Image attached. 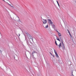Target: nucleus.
I'll list each match as a JSON object with an SVG mask.
<instances>
[{
	"label": "nucleus",
	"instance_id": "nucleus-1",
	"mask_svg": "<svg viewBox=\"0 0 76 76\" xmlns=\"http://www.w3.org/2000/svg\"><path fill=\"white\" fill-rule=\"evenodd\" d=\"M42 21L43 24H46V23L47 22V21L46 19H42Z\"/></svg>",
	"mask_w": 76,
	"mask_h": 76
},
{
	"label": "nucleus",
	"instance_id": "nucleus-2",
	"mask_svg": "<svg viewBox=\"0 0 76 76\" xmlns=\"http://www.w3.org/2000/svg\"><path fill=\"white\" fill-rule=\"evenodd\" d=\"M48 22H49V23H50V24H51V25H53V22L52 21H51V19H48Z\"/></svg>",
	"mask_w": 76,
	"mask_h": 76
},
{
	"label": "nucleus",
	"instance_id": "nucleus-3",
	"mask_svg": "<svg viewBox=\"0 0 76 76\" xmlns=\"http://www.w3.org/2000/svg\"><path fill=\"white\" fill-rule=\"evenodd\" d=\"M44 28H45V29L47 28H48V24H47V25L45 27V26H44V25H43Z\"/></svg>",
	"mask_w": 76,
	"mask_h": 76
},
{
	"label": "nucleus",
	"instance_id": "nucleus-4",
	"mask_svg": "<svg viewBox=\"0 0 76 76\" xmlns=\"http://www.w3.org/2000/svg\"><path fill=\"white\" fill-rule=\"evenodd\" d=\"M59 39H60L61 42H63V39H62V38L60 37H60Z\"/></svg>",
	"mask_w": 76,
	"mask_h": 76
},
{
	"label": "nucleus",
	"instance_id": "nucleus-5",
	"mask_svg": "<svg viewBox=\"0 0 76 76\" xmlns=\"http://www.w3.org/2000/svg\"><path fill=\"white\" fill-rule=\"evenodd\" d=\"M28 37L29 39H32V36H31V35H29L28 36Z\"/></svg>",
	"mask_w": 76,
	"mask_h": 76
},
{
	"label": "nucleus",
	"instance_id": "nucleus-6",
	"mask_svg": "<svg viewBox=\"0 0 76 76\" xmlns=\"http://www.w3.org/2000/svg\"><path fill=\"white\" fill-rule=\"evenodd\" d=\"M58 46L59 48H60V47H61V42H60L59 44L58 45Z\"/></svg>",
	"mask_w": 76,
	"mask_h": 76
},
{
	"label": "nucleus",
	"instance_id": "nucleus-7",
	"mask_svg": "<svg viewBox=\"0 0 76 76\" xmlns=\"http://www.w3.org/2000/svg\"><path fill=\"white\" fill-rule=\"evenodd\" d=\"M55 54L56 57H58V54H57V53H55Z\"/></svg>",
	"mask_w": 76,
	"mask_h": 76
},
{
	"label": "nucleus",
	"instance_id": "nucleus-8",
	"mask_svg": "<svg viewBox=\"0 0 76 76\" xmlns=\"http://www.w3.org/2000/svg\"><path fill=\"white\" fill-rule=\"evenodd\" d=\"M58 34L59 37H61V34L60 33H59Z\"/></svg>",
	"mask_w": 76,
	"mask_h": 76
},
{
	"label": "nucleus",
	"instance_id": "nucleus-9",
	"mask_svg": "<svg viewBox=\"0 0 76 76\" xmlns=\"http://www.w3.org/2000/svg\"><path fill=\"white\" fill-rule=\"evenodd\" d=\"M56 39L57 40L59 41H60V39H59V38H58V37H57Z\"/></svg>",
	"mask_w": 76,
	"mask_h": 76
},
{
	"label": "nucleus",
	"instance_id": "nucleus-10",
	"mask_svg": "<svg viewBox=\"0 0 76 76\" xmlns=\"http://www.w3.org/2000/svg\"><path fill=\"white\" fill-rule=\"evenodd\" d=\"M69 35L71 37V38H72V35H71V34H70V32H69Z\"/></svg>",
	"mask_w": 76,
	"mask_h": 76
},
{
	"label": "nucleus",
	"instance_id": "nucleus-11",
	"mask_svg": "<svg viewBox=\"0 0 76 76\" xmlns=\"http://www.w3.org/2000/svg\"><path fill=\"white\" fill-rule=\"evenodd\" d=\"M55 43L56 45L57 46L58 45V44H57V41H55Z\"/></svg>",
	"mask_w": 76,
	"mask_h": 76
},
{
	"label": "nucleus",
	"instance_id": "nucleus-12",
	"mask_svg": "<svg viewBox=\"0 0 76 76\" xmlns=\"http://www.w3.org/2000/svg\"><path fill=\"white\" fill-rule=\"evenodd\" d=\"M54 50V52L55 54H56L57 53V52H56V50Z\"/></svg>",
	"mask_w": 76,
	"mask_h": 76
},
{
	"label": "nucleus",
	"instance_id": "nucleus-13",
	"mask_svg": "<svg viewBox=\"0 0 76 76\" xmlns=\"http://www.w3.org/2000/svg\"><path fill=\"white\" fill-rule=\"evenodd\" d=\"M61 43L62 44V45H63V47H64V43H63V41H62V42H61Z\"/></svg>",
	"mask_w": 76,
	"mask_h": 76
},
{
	"label": "nucleus",
	"instance_id": "nucleus-14",
	"mask_svg": "<svg viewBox=\"0 0 76 76\" xmlns=\"http://www.w3.org/2000/svg\"><path fill=\"white\" fill-rule=\"evenodd\" d=\"M56 32L57 33H58V34L60 33V32H59L58 31H56Z\"/></svg>",
	"mask_w": 76,
	"mask_h": 76
},
{
	"label": "nucleus",
	"instance_id": "nucleus-15",
	"mask_svg": "<svg viewBox=\"0 0 76 76\" xmlns=\"http://www.w3.org/2000/svg\"><path fill=\"white\" fill-rule=\"evenodd\" d=\"M10 6H11V7H13V6L11 5V4H10Z\"/></svg>",
	"mask_w": 76,
	"mask_h": 76
},
{
	"label": "nucleus",
	"instance_id": "nucleus-16",
	"mask_svg": "<svg viewBox=\"0 0 76 76\" xmlns=\"http://www.w3.org/2000/svg\"><path fill=\"white\" fill-rule=\"evenodd\" d=\"M56 2H57L58 4H58V1H56Z\"/></svg>",
	"mask_w": 76,
	"mask_h": 76
},
{
	"label": "nucleus",
	"instance_id": "nucleus-17",
	"mask_svg": "<svg viewBox=\"0 0 76 76\" xmlns=\"http://www.w3.org/2000/svg\"><path fill=\"white\" fill-rule=\"evenodd\" d=\"M56 2H57L58 4H58V1H56Z\"/></svg>",
	"mask_w": 76,
	"mask_h": 76
},
{
	"label": "nucleus",
	"instance_id": "nucleus-18",
	"mask_svg": "<svg viewBox=\"0 0 76 76\" xmlns=\"http://www.w3.org/2000/svg\"><path fill=\"white\" fill-rule=\"evenodd\" d=\"M56 2H57L58 4H58V1H56Z\"/></svg>",
	"mask_w": 76,
	"mask_h": 76
},
{
	"label": "nucleus",
	"instance_id": "nucleus-19",
	"mask_svg": "<svg viewBox=\"0 0 76 76\" xmlns=\"http://www.w3.org/2000/svg\"><path fill=\"white\" fill-rule=\"evenodd\" d=\"M56 2H57L58 4H58V1H56Z\"/></svg>",
	"mask_w": 76,
	"mask_h": 76
},
{
	"label": "nucleus",
	"instance_id": "nucleus-20",
	"mask_svg": "<svg viewBox=\"0 0 76 76\" xmlns=\"http://www.w3.org/2000/svg\"><path fill=\"white\" fill-rule=\"evenodd\" d=\"M53 27H55V25H53Z\"/></svg>",
	"mask_w": 76,
	"mask_h": 76
},
{
	"label": "nucleus",
	"instance_id": "nucleus-21",
	"mask_svg": "<svg viewBox=\"0 0 76 76\" xmlns=\"http://www.w3.org/2000/svg\"><path fill=\"white\" fill-rule=\"evenodd\" d=\"M67 31L68 32V33H69V32H70V31H69V30H67Z\"/></svg>",
	"mask_w": 76,
	"mask_h": 76
},
{
	"label": "nucleus",
	"instance_id": "nucleus-22",
	"mask_svg": "<svg viewBox=\"0 0 76 76\" xmlns=\"http://www.w3.org/2000/svg\"><path fill=\"white\" fill-rule=\"evenodd\" d=\"M52 56H53V57H55L53 55Z\"/></svg>",
	"mask_w": 76,
	"mask_h": 76
},
{
	"label": "nucleus",
	"instance_id": "nucleus-23",
	"mask_svg": "<svg viewBox=\"0 0 76 76\" xmlns=\"http://www.w3.org/2000/svg\"><path fill=\"white\" fill-rule=\"evenodd\" d=\"M58 5L59 7H60V5H59V4H58Z\"/></svg>",
	"mask_w": 76,
	"mask_h": 76
},
{
	"label": "nucleus",
	"instance_id": "nucleus-24",
	"mask_svg": "<svg viewBox=\"0 0 76 76\" xmlns=\"http://www.w3.org/2000/svg\"><path fill=\"white\" fill-rule=\"evenodd\" d=\"M50 54H51L52 56H53V55L52 54V53H50Z\"/></svg>",
	"mask_w": 76,
	"mask_h": 76
},
{
	"label": "nucleus",
	"instance_id": "nucleus-25",
	"mask_svg": "<svg viewBox=\"0 0 76 76\" xmlns=\"http://www.w3.org/2000/svg\"><path fill=\"white\" fill-rule=\"evenodd\" d=\"M18 35H19V36H20V34H19Z\"/></svg>",
	"mask_w": 76,
	"mask_h": 76
},
{
	"label": "nucleus",
	"instance_id": "nucleus-26",
	"mask_svg": "<svg viewBox=\"0 0 76 76\" xmlns=\"http://www.w3.org/2000/svg\"><path fill=\"white\" fill-rule=\"evenodd\" d=\"M34 54V53H32V54Z\"/></svg>",
	"mask_w": 76,
	"mask_h": 76
},
{
	"label": "nucleus",
	"instance_id": "nucleus-27",
	"mask_svg": "<svg viewBox=\"0 0 76 76\" xmlns=\"http://www.w3.org/2000/svg\"><path fill=\"white\" fill-rule=\"evenodd\" d=\"M3 1H4V0H2Z\"/></svg>",
	"mask_w": 76,
	"mask_h": 76
}]
</instances>
